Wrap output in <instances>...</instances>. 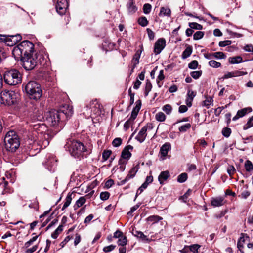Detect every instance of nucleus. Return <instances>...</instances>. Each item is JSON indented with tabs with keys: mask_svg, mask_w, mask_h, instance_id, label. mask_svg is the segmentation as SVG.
Returning <instances> with one entry per match:
<instances>
[{
	"mask_svg": "<svg viewBox=\"0 0 253 253\" xmlns=\"http://www.w3.org/2000/svg\"><path fill=\"white\" fill-rule=\"evenodd\" d=\"M42 55L40 53H36L34 55L31 52H27L22 58L21 61L23 68L26 70H31L37 65L38 62L42 63L43 60Z\"/></svg>",
	"mask_w": 253,
	"mask_h": 253,
	"instance_id": "f257e3e1",
	"label": "nucleus"
},
{
	"mask_svg": "<svg viewBox=\"0 0 253 253\" xmlns=\"http://www.w3.org/2000/svg\"><path fill=\"white\" fill-rule=\"evenodd\" d=\"M34 131L38 134V139L39 141H42L43 147H46L49 143V140L52 138V135L47 129L46 125L44 124H36L33 125Z\"/></svg>",
	"mask_w": 253,
	"mask_h": 253,
	"instance_id": "f03ea898",
	"label": "nucleus"
},
{
	"mask_svg": "<svg viewBox=\"0 0 253 253\" xmlns=\"http://www.w3.org/2000/svg\"><path fill=\"white\" fill-rule=\"evenodd\" d=\"M34 45L29 41H24L17 46L14 47L12 50V54L16 60H21L27 52H31L33 49Z\"/></svg>",
	"mask_w": 253,
	"mask_h": 253,
	"instance_id": "7ed1b4c3",
	"label": "nucleus"
},
{
	"mask_svg": "<svg viewBox=\"0 0 253 253\" xmlns=\"http://www.w3.org/2000/svg\"><path fill=\"white\" fill-rule=\"evenodd\" d=\"M25 90L31 99L35 100H39L42 93L41 85L35 81L29 82L25 86Z\"/></svg>",
	"mask_w": 253,
	"mask_h": 253,
	"instance_id": "20e7f679",
	"label": "nucleus"
},
{
	"mask_svg": "<svg viewBox=\"0 0 253 253\" xmlns=\"http://www.w3.org/2000/svg\"><path fill=\"white\" fill-rule=\"evenodd\" d=\"M4 143L6 149L9 152H14L20 146L19 138L15 131H9L5 135Z\"/></svg>",
	"mask_w": 253,
	"mask_h": 253,
	"instance_id": "39448f33",
	"label": "nucleus"
},
{
	"mask_svg": "<svg viewBox=\"0 0 253 253\" xmlns=\"http://www.w3.org/2000/svg\"><path fill=\"white\" fill-rule=\"evenodd\" d=\"M69 145V151L72 156L75 158L82 156L84 154L89 153L85 146L81 142L77 140L70 141Z\"/></svg>",
	"mask_w": 253,
	"mask_h": 253,
	"instance_id": "423d86ee",
	"label": "nucleus"
},
{
	"mask_svg": "<svg viewBox=\"0 0 253 253\" xmlns=\"http://www.w3.org/2000/svg\"><path fill=\"white\" fill-rule=\"evenodd\" d=\"M3 78L5 83L10 85H16L22 81L21 74L16 69L5 72Z\"/></svg>",
	"mask_w": 253,
	"mask_h": 253,
	"instance_id": "0eeeda50",
	"label": "nucleus"
},
{
	"mask_svg": "<svg viewBox=\"0 0 253 253\" xmlns=\"http://www.w3.org/2000/svg\"><path fill=\"white\" fill-rule=\"evenodd\" d=\"M17 94L13 91L4 90L0 93V101L1 103L12 105L17 101Z\"/></svg>",
	"mask_w": 253,
	"mask_h": 253,
	"instance_id": "6e6552de",
	"label": "nucleus"
},
{
	"mask_svg": "<svg viewBox=\"0 0 253 253\" xmlns=\"http://www.w3.org/2000/svg\"><path fill=\"white\" fill-rule=\"evenodd\" d=\"M45 116L47 122L52 126L57 125L61 117L58 111L55 110L47 112Z\"/></svg>",
	"mask_w": 253,
	"mask_h": 253,
	"instance_id": "1a4fd4ad",
	"label": "nucleus"
},
{
	"mask_svg": "<svg viewBox=\"0 0 253 253\" xmlns=\"http://www.w3.org/2000/svg\"><path fill=\"white\" fill-rule=\"evenodd\" d=\"M154 127L151 123H148L144 126L137 135L136 136V139L140 143H142L145 140L147 136V132H149L153 129Z\"/></svg>",
	"mask_w": 253,
	"mask_h": 253,
	"instance_id": "9d476101",
	"label": "nucleus"
},
{
	"mask_svg": "<svg viewBox=\"0 0 253 253\" xmlns=\"http://www.w3.org/2000/svg\"><path fill=\"white\" fill-rule=\"evenodd\" d=\"M68 7V3L67 0H58L56 5V11L59 14L63 15L65 13Z\"/></svg>",
	"mask_w": 253,
	"mask_h": 253,
	"instance_id": "9b49d317",
	"label": "nucleus"
},
{
	"mask_svg": "<svg viewBox=\"0 0 253 253\" xmlns=\"http://www.w3.org/2000/svg\"><path fill=\"white\" fill-rule=\"evenodd\" d=\"M166 46V41L161 38L158 40L154 45V52L156 55L160 54Z\"/></svg>",
	"mask_w": 253,
	"mask_h": 253,
	"instance_id": "f8f14e48",
	"label": "nucleus"
},
{
	"mask_svg": "<svg viewBox=\"0 0 253 253\" xmlns=\"http://www.w3.org/2000/svg\"><path fill=\"white\" fill-rule=\"evenodd\" d=\"M58 112L61 116L64 115L67 118L71 117L73 113L72 107L68 104L63 105Z\"/></svg>",
	"mask_w": 253,
	"mask_h": 253,
	"instance_id": "ddd939ff",
	"label": "nucleus"
},
{
	"mask_svg": "<svg viewBox=\"0 0 253 253\" xmlns=\"http://www.w3.org/2000/svg\"><path fill=\"white\" fill-rule=\"evenodd\" d=\"M225 203L224 197L221 196L212 197L211 200V205L214 207L221 206Z\"/></svg>",
	"mask_w": 253,
	"mask_h": 253,
	"instance_id": "4468645a",
	"label": "nucleus"
},
{
	"mask_svg": "<svg viewBox=\"0 0 253 253\" xmlns=\"http://www.w3.org/2000/svg\"><path fill=\"white\" fill-rule=\"evenodd\" d=\"M252 109L251 107H246L238 111L236 115L233 118L232 120L234 121L238 120L239 118L244 116L248 113L252 112Z\"/></svg>",
	"mask_w": 253,
	"mask_h": 253,
	"instance_id": "2eb2a0df",
	"label": "nucleus"
},
{
	"mask_svg": "<svg viewBox=\"0 0 253 253\" xmlns=\"http://www.w3.org/2000/svg\"><path fill=\"white\" fill-rule=\"evenodd\" d=\"M247 74V72L240 71H234L233 72H229L225 74L222 77L223 79H228L232 77L241 76Z\"/></svg>",
	"mask_w": 253,
	"mask_h": 253,
	"instance_id": "dca6fc26",
	"label": "nucleus"
},
{
	"mask_svg": "<svg viewBox=\"0 0 253 253\" xmlns=\"http://www.w3.org/2000/svg\"><path fill=\"white\" fill-rule=\"evenodd\" d=\"M141 52V51L138 50L133 56V59L131 61L132 68L131 70V73L133 71V70L136 67V65L139 63Z\"/></svg>",
	"mask_w": 253,
	"mask_h": 253,
	"instance_id": "f3484780",
	"label": "nucleus"
},
{
	"mask_svg": "<svg viewBox=\"0 0 253 253\" xmlns=\"http://www.w3.org/2000/svg\"><path fill=\"white\" fill-rule=\"evenodd\" d=\"M170 176V174L169 171L166 170L162 171L160 173L158 176V180L160 184H163L164 182L168 179Z\"/></svg>",
	"mask_w": 253,
	"mask_h": 253,
	"instance_id": "a211bd4d",
	"label": "nucleus"
},
{
	"mask_svg": "<svg viewBox=\"0 0 253 253\" xmlns=\"http://www.w3.org/2000/svg\"><path fill=\"white\" fill-rule=\"evenodd\" d=\"M133 147L131 145H127L122 152V157L124 159H128L130 157L131 154L130 150H132Z\"/></svg>",
	"mask_w": 253,
	"mask_h": 253,
	"instance_id": "6ab92c4d",
	"label": "nucleus"
},
{
	"mask_svg": "<svg viewBox=\"0 0 253 253\" xmlns=\"http://www.w3.org/2000/svg\"><path fill=\"white\" fill-rule=\"evenodd\" d=\"M171 148V145L169 143H166L161 147L160 153L162 156L166 157L168 153V151Z\"/></svg>",
	"mask_w": 253,
	"mask_h": 253,
	"instance_id": "aec40b11",
	"label": "nucleus"
},
{
	"mask_svg": "<svg viewBox=\"0 0 253 253\" xmlns=\"http://www.w3.org/2000/svg\"><path fill=\"white\" fill-rule=\"evenodd\" d=\"M192 52V48L190 46H188L182 54V58L185 59L189 57Z\"/></svg>",
	"mask_w": 253,
	"mask_h": 253,
	"instance_id": "412c9836",
	"label": "nucleus"
},
{
	"mask_svg": "<svg viewBox=\"0 0 253 253\" xmlns=\"http://www.w3.org/2000/svg\"><path fill=\"white\" fill-rule=\"evenodd\" d=\"M229 62L231 64H238L243 62L242 58L240 56L230 57L228 59Z\"/></svg>",
	"mask_w": 253,
	"mask_h": 253,
	"instance_id": "4be33fe9",
	"label": "nucleus"
},
{
	"mask_svg": "<svg viewBox=\"0 0 253 253\" xmlns=\"http://www.w3.org/2000/svg\"><path fill=\"white\" fill-rule=\"evenodd\" d=\"M171 14V10L169 8L161 7L159 15L161 16H170Z\"/></svg>",
	"mask_w": 253,
	"mask_h": 253,
	"instance_id": "5701e85b",
	"label": "nucleus"
},
{
	"mask_svg": "<svg viewBox=\"0 0 253 253\" xmlns=\"http://www.w3.org/2000/svg\"><path fill=\"white\" fill-rule=\"evenodd\" d=\"M89 106V107L93 110L94 108V111H95L96 109H97V111H99V104L98 103L97 99L92 100L89 104H87Z\"/></svg>",
	"mask_w": 253,
	"mask_h": 253,
	"instance_id": "b1692460",
	"label": "nucleus"
},
{
	"mask_svg": "<svg viewBox=\"0 0 253 253\" xmlns=\"http://www.w3.org/2000/svg\"><path fill=\"white\" fill-rule=\"evenodd\" d=\"M162 219V218L158 215H152L149 216L146 220L148 222H151L153 223H156Z\"/></svg>",
	"mask_w": 253,
	"mask_h": 253,
	"instance_id": "393cba45",
	"label": "nucleus"
},
{
	"mask_svg": "<svg viewBox=\"0 0 253 253\" xmlns=\"http://www.w3.org/2000/svg\"><path fill=\"white\" fill-rule=\"evenodd\" d=\"M138 170V166L137 165L133 167L129 171L128 174L127 175V178L129 179L133 178Z\"/></svg>",
	"mask_w": 253,
	"mask_h": 253,
	"instance_id": "a878e982",
	"label": "nucleus"
},
{
	"mask_svg": "<svg viewBox=\"0 0 253 253\" xmlns=\"http://www.w3.org/2000/svg\"><path fill=\"white\" fill-rule=\"evenodd\" d=\"M92 109H91L88 105L84 109L83 114L86 118H89L92 116Z\"/></svg>",
	"mask_w": 253,
	"mask_h": 253,
	"instance_id": "bb28decb",
	"label": "nucleus"
},
{
	"mask_svg": "<svg viewBox=\"0 0 253 253\" xmlns=\"http://www.w3.org/2000/svg\"><path fill=\"white\" fill-rule=\"evenodd\" d=\"M63 225H60L58 228L54 231L53 233L51 234V237L53 239H56L58 236V235L63 231Z\"/></svg>",
	"mask_w": 253,
	"mask_h": 253,
	"instance_id": "cd10ccee",
	"label": "nucleus"
},
{
	"mask_svg": "<svg viewBox=\"0 0 253 253\" xmlns=\"http://www.w3.org/2000/svg\"><path fill=\"white\" fill-rule=\"evenodd\" d=\"M132 0H129V3L128 5V11L131 14L135 13L137 10V7L133 4Z\"/></svg>",
	"mask_w": 253,
	"mask_h": 253,
	"instance_id": "c85d7f7f",
	"label": "nucleus"
},
{
	"mask_svg": "<svg viewBox=\"0 0 253 253\" xmlns=\"http://www.w3.org/2000/svg\"><path fill=\"white\" fill-rule=\"evenodd\" d=\"M133 234L135 236L141 239L142 240L148 241V239L147 238V236L141 231H135L133 232Z\"/></svg>",
	"mask_w": 253,
	"mask_h": 253,
	"instance_id": "c756f323",
	"label": "nucleus"
},
{
	"mask_svg": "<svg viewBox=\"0 0 253 253\" xmlns=\"http://www.w3.org/2000/svg\"><path fill=\"white\" fill-rule=\"evenodd\" d=\"M155 119L158 121L164 122L166 119V116L163 112H159L155 115Z\"/></svg>",
	"mask_w": 253,
	"mask_h": 253,
	"instance_id": "7c9ffc66",
	"label": "nucleus"
},
{
	"mask_svg": "<svg viewBox=\"0 0 253 253\" xmlns=\"http://www.w3.org/2000/svg\"><path fill=\"white\" fill-rule=\"evenodd\" d=\"M245 240L244 238V237H241L239 239L238 242H237V247L238 248V250L242 253H244V252L242 251V249L244 247V244L245 243Z\"/></svg>",
	"mask_w": 253,
	"mask_h": 253,
	"instance_id": "2f4dec72",
	"label": "nucleus"
},
{
	"mask_svg": "<svg viewBox=\"0 0 253 253\" xmlns=\"http://www.w3.org/2000/svg\"><path fill=\"white\" fill-rule=\"evenodd\" d=\"M56 161L53 157H49L48 160L45 163L46 166L52 168L56 165Z\"/></svg>",
	"mask_w": 253,
	"mask_h": 253,
	"instance_id": "473e14b6",
	"label": "nucleus"
},
{
	"mask_svg": "<svg viewBox=\"0 0 253 253\" xmlns=\"http://www.w3.org/2000/svg\"><path fill=\"white\" fill-rule=\"evenodd\" d=\"M213 58L217 59H222L226 58L224 53L222 52H216L212 53Z\"/></svg>",
	"mask_w": 253,
	"mask_h": 253,
	"instance_id": "72a5a7b5",
	"label": "nucleus"
},
{
	"mask_svg": "<svg viewBox=\"0 0 253 253\" xmlns=\"http://www.w3.org/2000/svg\"><path fill=\"white\" fill-rule=\"evenodd\" d=\"M72 201V197L71 195H68L66 198L65 202L63 206L62 210H64L66 208H67L71 204Z\"/></svg>",
	"mask_w": 253,
	"mask_h": 253,
	"instance_id": "f704fd0d",
	"label": "nucleus"
},
{
	"mask_svg": "<svg viewBox=\"0 0 253 253\" xmlns=\"http://www.w3.org/2000/svg\"><path fill=\"white\" fill-rule=\"evenodd\" d=\"M212 102L213 99L211 97H206V99L203 102V105L206 106L207 108H209Z\"/></svg>",
	"mask_w": 253,
	"mask_h": 253,
	"instance_id": "c9c22d12",
	"label": "nucleus"
},
{
	"mask_svg": "<svg viewBox=\"0 0 253 253\" xmlns=\"http://www.w3.org/2000/svg\"><path fill=\"white\" fill-rule=\"evenodd\" d=\"M152 87V84L150 81L148 80L146 81V85H145V96H147L151 91Z\"/></svg>",
	"mask_w": 253,
	"mask_h": 253,
	"instance_id": "e433bc0d",
	"label": "nucleus"
},
{
	"mask_svg": "<svg viewBox=\"0 0 253 253\" xmlns=\"http://www.w3.org/2000/svg\"><path fill=\"white\" fill-rule=\"evenodd\" d=\"M245 168L246 170L248 172H250L253 169V165L251 161L250 160H247L245 162Z\"/></svg>",
	"mask_w": 253,
	"mask_h": 253,
	"instance_id": "4c0bfd02",
	"label": "nucleus"
},
{
	"mask_svg": "<svg viewBox=\"0 0 253 253\" xmlns=\"http://www.w3.org/2000/svg\"><path fill=\"white\" fill-rule=\"evenodd\" d=\"M189 26L192 29L202 30L203 26L196 22L189 23Z\"/></svg>",
	"mask_w": 253,
	"mask_h": 253,
	"instance_id": "58836bf2",
	"label": "nucleus"
},
{
	"mask_svg": "<svg viewBox=\"0 0 253 253\" xmlns=\"http://www.w3.org/2000/svg\"><path fill=\"white\" fill-rule=\"evenodd\" d=\"M187 174L186 173H182L177 177V181L179 183L184 182L187 179Z\"/></svg>",
	"mask_w": 253,
	"mask_h": 253,
	"instance_id": "ea45409f",
	"label": "nucleus"
},
{
	"mask_svg": "<svg viewBox=\"0 0 253 253\" xmlns=\"http://www.w3.org/2000/svg\"><path fill=\"white\" fill-rule=\"evenodd\" d=\"M126 243L127 239L125 236L120 238L117 242L118 245L121 246V247H124L126 244Z\"/></svg>",
	"mask_w": 253,
	"mask_h": 253,
	"instance_id": "a19ab883",
	"label": "nucleus"
},
{
	"mask_svg": "<svg viewBox=\"0 0 253 253\" xmlns=\"http://www.w3.org/2000/svg\"><path fill=\"white\" fill-rule=\"evenodd\" d=\"M200 245L195 244L189 246V251L193 252V253H198V250L200 248Z\"/></svg>",
	"mask_w": 253,
	"mask_h": 253,
	"instance_id": "79ce46f5",
	"label": "nucleus"
},
{
	"mask_svg": "<svg viewBox=\"0 0 253 253\" xmlns=\"http://www.w3.org/2000/svg\"><path fill=\"white\" fill-rule=\"evenodd\" d=\"M204 35V32L202 31H197L193 35V39L195 40H198L202 39Z\"/></svg>",
	"mask_w": 253,
	"mask_h": 253,
	"instance_id": "37998d69",
	"label": "nucleus"
},
{
	"mask_svg": "<svg viewBox=\"0 0 253 253\" xmlns=\"http://www.w3.org/2000/svg\"><path fill=\"white\" fill-rule=\"evenodd\" d=\"M139 24L143 27H145L147 25L148 21L145 17H141L138 20Z\"/></svg>",
	"mask_w": 253,
	"mask_h": 253,
	"instance_id": "c03bdc74",
	"label": "nucleus"
},
{
	"mask_svg": "<svg viewBox=\"0 0 253 253\" xmlns=\"http://www.w3.org/2000/svg\"><path fill=\"white\" fill-rule=\"evenodd\" d=\"M86 202V199L85 197H81L76 203V205L78 208L82 206Z\"/></svg>",
	"mask_w": 253,
	"mask_h": 253,
	"instance_id": "a18cd8bd",
	"label": "nucleus"
},
{
	"mask_svg": "<svg viewBox=\"0 0 253 253\" xmlns=\"http://www.w3.org/2000/svg\"><path fill=\"white\" fill-rule=\"evenodd\" d=\"M172 109L171 106L169 104L165 105L162 107V110L168 115H169L171 113Z\"/></svg>",
	"mask_w": 253,
	"mask_h": 253,
	"instance_id": "49530a36",
	"label": "nucleus"
},
{
	"mask_svg": "<svg viewBox=\"0 0 253 253\" xmlns=\"http://www.w3.org/2000/svg\"><path fill=\"white\" fill-rule=\"evenodd\" d=\"M191 125L189 123H187L183 126H180L178 128L179 131L180 132H186L188 129L190 128Z\"/></svg>",
	"mask_w": 253,
	"mask_h": 253,
	"instance_id": "de8ad7c7",
	"label": "nucleus"
},
{
	"mask_svg": "<svg viewBox=\"0 0 253 253\" xmlns=\"http://www.w3.org/2000/svg\"><path fill=\"white\" fill-rule=\"evenodd\" d=\"M231 133V130L230 128L225 127L222 129V133L223 136L226 137H228Z\"/></svg>",
	"mask_w": 253,
	"mask_h": 253,
	"instance_id": "09e8293b",
	"label": "nucleus"
},
{
	"mask_svg": "<svg viewBox=\"0 0 253 253\" xmlns=\"http://www.w3.org/2000/svg\"><path fill=\"white\" fill-rule=\"evenodd\" d=\"M209 65L213 68H218L221 66V63L214 60H210Z\"/></svg>",
	"mask_w": 253,
	"mask_h": 253,
	"instance_id": "8fccbe9b",
	"label": "nucleus"
},
{
	"mask_svg": "<svg viewBox=\"0 0 253 253\" xmlns=\"http://www.w3.org/2000/svg\"><path fill=\"white\" fill-rule=\"evenodd\" d=\"M6 37L7 38L6 39V41L5 44H6L9 46H12L14 45V43L11 38V35H6Z\"/></svg>",
	"mask_w": 253,
	"mask_h": 253,
	"instance_id": "3c124183",
	"label": "nucleus"
},
{
	"mask_svg": "<svg viewBox=\"0 0 253 253\" xmlns=\"http://www.w3.org/2000/svg\"><path fill=\"white\" fill-rule=\"evenodd\" d=\"M110 196V193L108 192H102L100 194V198L102 200H107Z\"/></svg>",
	"mask_w": 253,
	"mask_h": 253,
	"instance_id": "603ef678",
	"label": "nucleus"
},
{
	"mask_svg": "<svg viewBox=\"0 0 253 253\" xmlns=\"http://www.w3.org/2000/svg\"><path fill=\"white\" fill-rule=\"evenodd\" d=\"M151 5L150 4L146 3L143 5V12L145 14H149L151 10Z\"/></svg>",
	"mask_w": 253,
	"mask_h": 253,
	"instance_id": "864d4df0",
	"label": "nucleus"
},
{
	"mask_svg": "<svg viewBox=\"0 0 253 253\" xmlns=\"http://www.w3.org/2000/svg\"><path fill=\"white\" fill-rule=\"evenodd\" d=\"M141 106V101L140 100H138L136 102V105L133 109L132 111L138 113Z\"/></svg>",
	"mask_w": 253,
	"mask_h": 253,
	"instance_id": "5fc2aeb1",
	"label": "nucleus"
},
{
	"mask_svg": "<svg viewBox=\"0 0 253 253\" xmlns=\"http://www.w3.org/2000/svg\"><path fill=\"white\" fill-rule=\"evenodd\" d=\"M11 38L13 40V42L14 43V45H15L22 39L21 35L19 34H16L15 35H11Z\"/></svg>",
	"mask_w": 253,
	"mask_h": 253,
	"instance_id": "6e6d98bb",
	"label": "nucleus"
},
{
	"mask_svg": "<svg viewBox=\"0 0 253 253\" xmlns=\"http://www.w3.org/2000/svg\"><path fill=\"white\" fill-rule=\"evenodd\" d=\"M164 78H165V76L164 75V71H163V70H161L160 71L159 75L157 78V83H158V84L159 87H161V85L159 84V82L160 81L163 80Z\"/></svg>",
	"mask_w": 253,
	"mask_h": 253,
	"instance_id": "4d7b16f0",
	"label": "nucleus"
},
{
	"mask_svg": "<svg viewBox=\"0 0 253 253\" xmlns=\"http://www.w3.org/2000/svg\"><path fill=\"white\" fill-rule=\"evenodd\" d=\"M202 74L201 71H195L191 72L190 73L191 76L194 79H197L199 78Z\"/></svg>",
	"mask_w": 253,
	"mask_h": 253,
	"instance_id": "13d9d810",
	"label": "nucleus"
},
{
	"mask_svg": "<svg viewBox=\"0 0 253 253\" xmlns=\"http://www.w3.org/2000/svg\"><path fill=\"white\" fill-rule=\"evenodd\" d=\"M112 152L110 150H104L102 154V158L104 161L107 160L110 155L111 154Z\"/></svg>",
	"mask_w": 253,
	"mask_h": 253,
	"instance_id": "bf43d9fd",
	"label": "nucleus"
},
{
	"mask_svg": "<svg viewBox=\"0 0 253 253\" xmlns=\"http://www.w3.org/2000/svg\"><path fill=\"white\" fill-rule=\"evenodd\" d=\"M253 126V116L251 117L247 122L246 125L244 126V129H248Z\"/></svg>",
	"mask_w": 253,
	"mask_h": 253,
	"instance_id": "052dcab7",
	"label": "nucleus"
},
{
	"mask_svg": "<svg viewBox=\"0 0 253 253\" xmlns=\"http://www.w3.org/2000/svg\"><path fill=\"white\" fill-rule=\"evenodd\" d=\"M0 180L1 181H0V185L1 186L2 188H4V191H6L8 182L5 180V178L4 177H2Z\"/></svg>",
	"mask_w": 253,
	"mask_h": 253,
	"instance_id": "680f3d73",
	"label": "nucleus"
},
{
	"mask_svg": "<svg viewBox=\"0 0 253 253\" xmlns=\"http://www.w3.org/2000/svg\"><path fill=\"white\" fill-rule=\"evenodd\" d=\"M231 43L232 42L230 40L220 41L219 43V46L220 47H225L226 46L230 45Z\"/></svg>",
	"mask_w": 253,
	"mask_h": 253,
	"instance_id": "e2e57ef3",
	"label": "nucleus"
},
{
	"mask_svg": "<svg viewBox=\"0 0 253 253\" xmlns=\"http://www.w3.org/2000/svg\"><path fill=\"white\" fill-rule=\"evenodd\" d=\"M198 65V62L196 60H193L188 64V67L192 69H196Z\"/></svg>",
	"mask_w": 253,
	"mask_h": 253,
	"instance_id": "0e129e2a",
	"label": "nucleus"
},
{
	"mask_svg": "<svg viewBox=\"0 0 253 253\" xmlns=\"http://www.w3.org/2000/svg\"><path fill=\"white\" fill-rule=\"evenodd\" d=\"M235 169L233 166H229L227 168V172L232 177L235 172Z\"/></svg>",
	"mask_w": 253,
	"mask_h": 253,
	"instance_id": "69168bd1",
	"label": "nucleus"
},
{
	"mask_svg": "<svg viewBox=\"0 0 253 253\" xmlns=\"http://www.w3.org/2000/svg\"><path fill=\"white\" fill-rule=\"evenodd\" d=\"M122 143V139L120 138H116L112 142V144L115 147L119 146Z\"/></svg>",
	"mask_w": 253,
	"mask_h": 253,
	"instance_id": "338daca9",
	"label": "nucleus"
},
{
	"mask_svg": "<svg viewBox=\"0 0 253 253\" xmlns=\"http://www.w3.org/2000/svg\"><path fill=\"white\" fill-rule=\"evenodd\" d=\"M116 247L115 245H111L108 246L104 247L103 248V251L105 252H109L113 250Z\"/></svg>",
	"mask_w": 253,
	"mask_h": 253,
	"instance_id": "774afa93",
	"label": "nucleus"
}]
</instances>
